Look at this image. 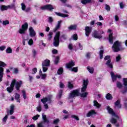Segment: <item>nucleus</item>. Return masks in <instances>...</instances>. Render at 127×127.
Wrapping results in <instances>:
<instances>
[{
  "instance_id": "nucleus-1",
  "label": "nucleus",
  "mask_w": 127,
  "mask_h": 127,
  "mask_svg": "<svg viewBox=\"0 0 127 127\" xmlns=\"http://www.w3.org/2000/svg\"><path fill=\"white\" fill-rule=\"evenodd\" d=\"M22 84V81H16L15 79H13L11 81V85L9 87H8L7 88V91L8 92V93H11L12 91H13V88H14V85L15 88L17 91L19 90V88H20V86Z\"/></svg>"
},
{
  "instance_id": "nucleus-2",
  "label": "nucleus",
  "mask_w": 127,
  "mask_h": 127,
  "mask_svg": "<svg viewBox=\"0 0 127 127\" xmlns=\"http://www.w3.org/2000/svg\"><path fill=\"white\" fill-rule=\"evenodd\" d=\"M112 49L114 52H119L121 50H124V48H122V43L119 41H117L114 43Z\"/></svg>"
},
{
  "instance_id": "nucleus-3",
  "label": "nucleus",
  "mask_w": 127,
  "mask_h": 127,
  "mask_svg": "<svg viewBox=\"0 0 127 127\" xmlns=\"http://www.w3.org/2000/svg\"><path fill=\"white\" fill-rule=\"evenodd\" d=\"M74 66H75V63L73 61H70L66 65V68H67L68 69H70V71H72V72H75L76 73L78 72V67H75L71 68L72 67Z\"/></svg>"
},
{
  "instance_id": "nucleus-4",
  "label": "nucleus",
  "mask_w": 127,
  "mask_h": 127,
  "mask_svg": "<svg viewBox=\"0 0 127 127\" xmlns=\"http://www.w3.org/2000/svg\"><path fill=\"white\" fill-rule=\"evenodd\" d=\"M43 72H46L48 70V67L50 66V61L46 59L42 64Z\"/></svg>"
},
{
  "instance_id": "nucleus-5",
  "label": "nucleus",
  "mask_w": 127,
  "mask_h": 127,
  "mask_svg": "<svg viewBox=\"0 0 127 127\" xmlns=\"http://www.w3.org/2000/svg\"><path fill=\"white\" fill-rule=\"evenodd\" d=\"M41 102H42L43 104H44L45 108L46 109V110H47V109H48V105H47L46 103H51V97H50V96H48V97L43 98V99H41Z\"/></svg>"
},
{
  "instance_id": "nucleus-6",
  "label": "nucleus",
  "mask_w": 127,
  "mask_h": 127,
  "mask_svg": "<svg viewBox=\"0 0 127 127\" xmlns=\"http://www.w3.org/2000/svg\"><path fill=\"white\" fill-rule=\"evenodd\" d=\"M5 66H6V64L0 61V82L2 81V78H3V68L2 67H5Z\"/></svg>"
},
{
  "instance_id": "nucleus-7",
  "label": "nucleus",
  "mask_w": 127,
  "mask_h": 127,
  "mask_svg": "<svg viewBox=\"0 0 127 127\" xmlns=\"http://www.w3.org/2000/svg\"><path fill=\"white\" fill-rule=\"evenodd\" d=\"M59 37H60V32H58L56 34V35L54 38L53 44L55 46V47L59 46Z\"/></svg>"
},
{
  "instance_id": "nucleus-8",
  "label": "nucleus",
  "mask_w": 127,
  "mask_h": 127,
  "mask_svg": "<svg viewBox=\"0 0 127 127\" xmlns=\"http://www.w3.org/2000/svg\"><path fill=\"white\" fill-rule=\"evenodd\" d=\"M27 28H28V24L26 22L22 25L21 28H20L18 30L19 33L20 34H24L25 31L27 30Z\"/></svg>"
},
{
  "instance_id": "nucleus-9",
  "label": "nucleus",
  "mask_w": 127,
  "mask_h": 127,
  "mask_svg": "<svg viewBox=\"0 0 127 127\" xmlns=\"http://www.w3.org/2000/svg\"><path fill=\"white\" fill-rule=\"evenodd\" d=\"M104 33L103 31H101L100 32H98L97 31H94L93 32L92 36L95 38H98V39H101L102 37V35L101 34H103Z\"/></svg>"
},
{
  "instance_id": "nucleus-10",
  "label": "nucleus",
  "mask_w": 127,
  "mask_h": 127,
  "mask_svg": "<svg viewBox=\"0 0 127 127\" xmlns=\"http://www.w3.org/2000/svg\"><path fill=\"white\" fill-rule=\"evenodd\" d=\"M78 96H79V90H74L70 92L68 99H73V98H75V97H77Z\"/></svg>"
},
{
  "instance_id": "nucleus-11",
  "label": "nucleus",
  "mask_w": 127,
  "mask_h": 127,
  "mask_svg": "<svg viewBox=\"0 0 127 127\" xmlns=\"http://www.w3.org/2000/svg\"><path fill=\"white\" fill-rule=\"evenodd\" d=\"M110 74L113 82H116V81H117V78H118V79H121V78H122L121 75L118 74L115 75V73H114L113 72H111Z\"/></svg>"
},
{
  "instance_id": "nucleus-12",
  "label": "nucleus",
  "mask_w": 127,
  "mask_h": 127,
  "mask_svg": "<svg viewBox=\"0 0 127 127\" xmlns=\"http://www.w3.org/2000/svg\"><path fill=\"white\" fill-rule=\"evenodd\" d=\"M116 119L112 118L111 120V123L113 124L115 126V127H120V124L119 122H118V120H119V117L118 116H116Z\"/></svg>"
},
{
  "instance_id": "nucleus-13",
  "label": "nucleus",
  "mask_w": 127,
  "mask_h": 127,
  "mask_svg": "<svg viewBox=\"0 0 127 127\" xmlns=\"http://www.w3.org/2000/svg\"><path fill=\"white\" fill-rule=\"evenodd\" d=\"M110 58L111 57H110V56H107L105 57L104 59L105 60H108L106 63V65H107V66L109 67V68H111V69H113V64L111 63V60H110Z\"/></svg>"
},
{
  "instance_id": "nucleus-14",
  "label": "nucleus",
  "mask_w": 127,
  "mask_h": 127,
  "mask_svg": "<svg viewBox=\"0 0 127 127\" xmlns=\"http://www.w3.org/2000/svg\"><path fill=\"white\" fill-rule=\"evenodd\" d=\"M89 83V80L88 79L83 80V86L81 88V93H83L87 90V87H88V83Z\"/></svg>"
},
{
  "instance_id": "nucleus-15",
  "label": "nucleus",
  "mask_w": 127,
  "mask_h": 127,
  "mask_svg": "<svg viewBox=\"0 0 127 127\" xmlns=\"http://www.w3.org/2000/svg\"><path fill=\"white\" fill-rule=\"evenodd\" d=\"M54 9V8L51 4H48L41 7V9H42L43 10H44V9H47L48 10H52V9Z\"/></svg>"
},
{
  "instance_id": "nucleus-16",
  "label": "nucleus",
  "mask_w": 127,
  "mask_h": 127,
  "mask_svg": "<svg viewBox=\"0 0 127 127\" xmlns=\"http://www.w3.org/2000/svg\"><path fill=\"white\" fill-rule=\"evenodd\" d=\"M29 34L31 37H34L36 35V33H35V31L33 29L32 27H30L29 29Z\"/></svg>"
},
{
  "instance_id": "nucleus-17",
  "label": "nucleus",
  "mask_w": 127,
  "mask_h": 127,
  "mask_svg": "<svg viewBox=\"0 0 127 127\" xmlns=\"http://www.w3.org/2000/svg\"><path fill=\"white\" fill-rule=\"evenodd\" d=\"M85 30L86 36H89L90 33L92 32V27L87 26L85 27Z\"/></svg>"
},
{
  "instance_id": "nucleus-18",
  "label": "nucleus",
  "mask_w": 127,
  "mask_h": 127,
  "mask_svg": "<svg viewBox=\"0 0 127 127\" xmlns=\"http://www.w3.org/2000/svg\"><path fill=\"white\" fill-rule=\"evenodd\" d=\"M95 115H97V112L95 110H91L86 114V116L87 118H89V117H93Z\"/></svg>"
},
{
  "instance_id": "nucleus-19",
  "label": "nucleus",
  "mask_w": 127,
  "mask_h": 127,
  "mask_svg": "<svg viewBox=\"0 0 127 127\" xmlns=\"http://www.w3.org/2000/svg\"><path fill=\"white\" fill-rule=\"evenodd\" d=\"M108 32H109V33H110L109 34V42L111 44H113V33H111L112 32V30H108Z\"/></svg>"
},
{
  "instance_id": "nucleus-20",
  "label": "nucleus",
  "mask_w": 127,
  "mask_h": 127,
  "mask_svg": "<svg viewBox=\"0 0 127 127\" xmlns=\"http://www.w3.org/2000/svg\"><path fill=\"white\" fill-rule=\"evenodd\" d=\"M21 8L22 10H25L26 12L29 11V10H30V8L29 7L26 8V6H25V4H24V3H22L21 4Z\"/></svg>"
},
{
  "instance_id": "nucleus-21",
  "label": "nucleus",
  "mask_w": 127,
  "mask_h": 127,
  "mask_svg": "<svg viewBox=\"0 0 127 127\" xmlns=\"http://www.w3.org/2000/svg\"><path fill=\"white\" fill-rule=\"evenodd\" d=\"M9 7V6H8V5L6 6L4 5H2L0 6V9L1 10V11H4V10H7Z\"/></svg>"
},
{
  "instance_id": "nucleus-22",
  "label": "nucleus",
  "mask_w": 127,
  "mask_h": 127,
  "mask_svg": "<svg viewBox=\"0 0 127 127\" xmlns=\"http://www.w3.org/2000/svg\"><path fill=\"white\" fill-rule=\"evenodd\" d=\"M123 84L124 85L125 87V93L127 91V78H123Z\"/></svg>"
},
{
  "instance_id": "nucleus-23",
  "label": "nucleus",
  "mask_w": 127,
  "mask_h": 127,
  "mask_svg": "<svg viewBox=\"0 0 127 127\" xmlns=\"http://www.w3.org/2000/svg\"><path fill=\"white\" fill-rule=\"evenodd\" d=\"M107 110H108V112L112 116L116 115V114H115V112H114V111H113V109L110 108L109 106L107 107Z\"/></svg>"
},
{
  "instance_id": "nucleus-24",
  "label": "nucleus",
  "mask_w": 127,
  "mask_h": 127,
  "mask_svg": "<svg viewBox=\"0 0 127 127\" xmlns=\"http://www.w3.org/2000/svg\"><path fill=\"white\" fill-rule=\"evenodd\" d=\"M43 120L44 122V123H46V124H48L49 123V121L48 120H47V118H46V115L44 114V113H43L42 114Z\"/></svg>"
},
{
  "instance_id": "nucleus-25",
  "label": "nucleus",
  "mask_w": 127,
  "mask_h": 127,
  "mask_svg": "<svg viewBox=\"0 0 127 127\" xmlns=\"http://www.w3.org/2000/svg\"><path fill=\"white\" fill-rule=\"evenodd\" d=\"M55 13L57 14V15H58V16H61L62 17H67L68 16V15L62 13L55 12Z\"/></svg>"
},
{
  "instance_id": "nucleus-26",
  "label": "nucleus",
  "mask_w": 127,
  "mask_h": 127,
  "mask_svg": "<svg viewBox=\"0 0 127 127\" xmlns=\"http://www.w3.org/2000/svg\"><path fill=\"white\" fill-rule=\"evenodd\" d=\"M93 103L94 107H96L97 109H99V108H101V104H100L99 102H98V101L94 100Z\"/></svg>"
},
{
  "instance_id": "nucleus-27",
  "label": "nucleus",
  "mask_w": 127,
  "mask_h": 127,
  "mask_svg": "<svg viewBox=\"0 0 127 127\" xmlns=\"http://www.w3.org/2000/svg\"><path fill=\"white\" fill-rule=\"evenodd\" d=\"M69 30H75L77 28V25H71L68 27Z\"/></svg>"
},
{
  "instance_id": "nucleus-28",
  "label": "nucleus",
  "mask_w": 127,
  "mask_h": 127,
  "mask_svg": "<svg viewBox=\"0 0 127 127\" xmlns=\"http://www.w3.org/2000/svg\"><path fill=\"white\" fill-rule=\"evenodd\" d=\"M61 22H62V21H59L58 22V24L54 30V31H56L59 28H60V27L61 26Z\"/></svg>"
},
{
  "instance_id": "nucleus-29",
  "label": "nucleus",
  "mask_w": 127,
  "mask_h": 127,
  "mask_svg": "<svg viewBox=\"0 0 127 127\" xmlns=\"http://www.w3.org/2000/svg\"><path fill=\"white\" fill-rule=\"evenodd\" d=\"M20 97V95L17 93L15 94V99L16 100V102L18 103H20V100H19V98Z\"/></svg>"
},
{
  "instance_id": "nucleus-30",
  "label": "nucleus",
  "mask_w": 127,
  "mask_h": 127,
  "mask_svg": "<svg viewBox=\"0 0 127 127\" xmlns=\"http://www.w3.org/2000/svg\"><path fill=\"white\" fill-rule=\"evenodd\" d=\"M10 108V110L9 111L10 115H12V114H13L14 113V105H11Z\"/></svg>"
},
{
  "instance_id": "nucleus-31",
  "label": "nucleus",
  "mask_w": 127,
  "mask_h": 127,
  "mask_svg": "<svg viewBox=\"0 0 127 127\" xmlns=\"http://www.w3.org/2000/svg\"><path fill=\"white\" fill-rule=\"evenodd\" d=\"M121 101L120 100H118L116 103H115V106L117 107V108H121L122 106L120 104Z\"/></svg>"
},
{
  "instance_id": "nucleus-32",
  "label": "nucleus",
  "mask_w": 127,
  "mask_h": 127,
  "mask_svg": "<svg viewBox=\"0 0 127 127\" xmlns=\"http://www.w3.org/2000/svg\"><path fill=\"white\" fill-rule=\"evenodd\" d=\"M87 96H88V92H82V93L80 94V96L82 98H86L87 97Z\"/></svg>"
},
{
  "instance_id": "nucleus-33",
  "label": "nucleus",
  "mask_w": 127,
  "mask_h": 127,
  "mask_svg": "<svg viewBox=\"0 0 127 127\" xmlns=\"http://www.w3.org/2000/svg\"><path fill=\"white\" fill-rule=\"evenodd\" d=\"M87 69L89 71V72L91 74H93V73H94V68L88 66L87 67Z\"/></svg>"
},
{
  "instance_id": "nucleus-34",
  "label": "nucleus",
  "mask_w": 127,
  "mask_h": 127,
  "mask_svg": "<svg viewBox=\"0 0 127 127\" xmlns=\"http://www.w3.org/2000/svg\"><path fill=\"white\" fill-rule=\"evenodd\" d=\"M89 2H91V0H82L81 3L83 4H86V3H89Z\"/></svg>"
},
{
  "instance_id": "nucleus-35",
  "label": "nucleus",
  "mask_w": 127,
  "mask_h": 127,
  "mask_svg": "<svg viewBox=\"0 0 127 127\" xmlns=\"http://www.w3.org/2000/svg\"><path fill=\"white\" fill-rule=\"evenodd\" d=\"M68 87L69 89H72L73 88V81L68 82Z\"/></svg>"
},
{
  "instance_id": "nucleus-36",
  "label": "nucleus",
  "mask_w": 127,
  "mask_h": 127,
  "mask_svg": "<svg viewBox=\"0 0 127 127\" xmlns=\"http://www.w3.org/2000/svg\"><path fill=\"white\" fill-rule=\"evenodd\" d=\"M40 76L41 78V79H43V80H45V79H46V77H47V74L44 73H42L41 74H40Z\"/></svg>"
},
{
  "instance_id": "nucleus-37",
  "label": "nucleus",
  "mask_w": 127,
  "mask_h": 127,
  "mask_svg": "<svg viewBox=\"0 0 127 127\" xmlns=\"http://www.w3.org/2000/svg\"><path fill=\"white\" fill-rule=\"evenodd\" d=\"M8 116L7 115H6L3 119H2V123L3 125H5V123L6 122V121L7 120Z\"/></svg>"
},
{
  "instance_id": "nucleus-38",
  "label": "nucleus",
  "mask_w": 127,
  "mask_h": 127,
  "mask_svg": "<svg viewBox=\"0 0 127 127\" xmlns=\"http://www.w3.org/2000/svg\"><path fill=\"white\" fill-rule=\"evenodd\" d=\"M106 99L107 100H112V99H113V96L112 95H111V94L108 93L106 95Z\"/></svg>"
},
{
  "instance_id": "nucleus-39",
  "label": "nucleus",
  "mask_w": 127,
  "mask_h": 127,
  "mask_svg": "<svg viewBox=\"0 0 127 127\" xmlns=\"http://www.w3.org/2000/svg\"><path fill=\"white\" fill-rule=\"evenodd\" d=\"M57 73H58V75H61V74H62V73H63V68L62 67L58 69Z\"/></svg>"
},
{
  "instance_id": "nucleus-40",
  "label": "nucleus",
  "mask_w": 127,
  "mask_h": 127,
  "mask_svg": "<svg viewBox=\"0 0 127 127\" xmlns=\"http://www.w3.org/2000/svg\"><path fill=\"white\" fill-rule=\"evenodd\" d=\"M6 53H12V50L11 49V48L8 47L6 50Z\"/></svg>"
},
{
  "instance_id": "nucleus-41",
  "label": "nucleus",
  "mask_w": 127,
  "mask_h": 127,
  "mask_svg": "<svg viewBox=\"0 0 127 127\" xmlns=\"http://www.w3.org/2000/svg\"><path fill=\"white\" fill-rule=\"evenodd\" d=\"M52 35H53V33L52 32H50L48 37V40H51V38H52Z\"/></svg>"
},
{
  "instance_id": "nucleus-42",
  "label": "nucleus",
  "mask_w": 127,
  "mask_h": 127,
  "mask_svg": "<svg viewBox=\"0 0 127 127\" xmlns=\"http://www.w3.org/2000/svg\"><path fill=\"white\" fill-rule=\"evenodd\" d=\"M99 54H100V59H103V55L104 54V51L103 50H101L99 52Z\"/></svg>"
},
{
  "instance_id": "nucleus-43",
  "label": "nucleus",
  "mask_w": 127,
  "mask_h": 127,
  "mask_svg": "<svg viewBox=\"0 0 127 127\" xmlns=\"http://www.w3.org/2000/svg\"><path fill=\"white\" fill-rule=\"evenodd\" d=\"M28 45H30V46H31V45H33V40H32V39H30L28 41Z\"/></svg>"
},
{
  "instance_id": "nucleus-44",
  "label": "nucleus",
  "mask_w": 127,
  "mask_h": 127,
  "mask_svg": "<svg viewBox=\"0 0 127 127\" xmlns=\"http://www.w3.org/2000/svg\"><path fill=\"white\" fill-rule=\"evenodd\" d=\"M39 117H40V115H37L32 117V120H33V121H36V120H38V118H39Z\"/></svg>"
},
{
  "instance_id": "nucleus-45",
  "label": "nucleus",
  "mask_w": 127,
  "mask_h": 127,
  "mask_svg": "<svg viewBox=\"0 0 127 127\" xmlns=\"http://www.w3.org/2000/svg\"><path fill=\"white\" fill-rule=\"evenodd\" d=\"M71 38H72L73 40H77L78 39V36L77 34H74L71 36Z\"/></svg>"
},
{
  "instance_id": "nucleus-46",
  "label": "nucleus",
  "mask_w": 127,
  "mask_h": 127,
  "mask_svg": "<svg viewBox=\"0 0 127 127\" xmlns=\"http://www.w3.org/2000/svg\"><path fill=\"white\" fill-rule=\"evenodd\" d=\"M117 86L118 88H119V89H121V88H122L123 87V85L120 82H117Z\"/></svg>"
},
{
  "instance_id": "nucleus-47",
  "label": "nucleus",
  "mask_w": 127,
  "mask_h": 127,
  "mask_svg": "<svg viewBox=\"0 0 127 127\" xmlns=\"http://www.w3.org/2000/svg\"><path fill=\"white\" fill-rule=\"evenodd\" d=\"M22 93L23 94V97L24 100H26V94H25V91L22 90Z\"/></svg>"
},
{
  "instance_id": "nucleus-48",
  "label": "nucleus",
  "mask_w": 127,
  "mask_h": 127,
  "mask_svg": "<svg viewBox=\"0 0 127 127\" xmlns=\"http://www.w3.org/2000/svg\"><path fill=\"white\" fill-rule=\"evenodd\" d=\"M60 121L59 119H55L53 122V124H54V125H57L58 123H59Z\"/></svg>"
},
{
  "instance_id": "nucleus-49",
  "label": "nucleus",
  "mask_w": 127,
  "mask_h": 127,
  "mask_svg": "<svg viewBox=\"0 0 127 127\" xmlns=\"http://www.w3.org/2000/svg\"><path fill=\"white\" fill-rule=\"evenodd\" d=\"M105 8L107 11H110V10H111V7H110L108 4H106Z\"/></svg>"
},
{
  "instance_id": "nucleus-50",
  "label": "nucleus",
  "mask_w": 127,
  "mask_h": 127,
  "mask_svg": "<svg viewBox=\"0 0 127 127\" xmlns=\"http://www.w3.org/2000/svg\"><path fill=\"white\" fill-rule=\"evenodd\" d=\"M2 24L3 25H6L7 24H9V22L8 21V20L3 21Z\"/></svg>"
},
{
  "instance_id": "nucleus-51",
  "label": "nucleus",
  "mask_w": 127,
  "mask_h": 127,
  "mask_svg": "<svg viewBox=\"0 0 127 127\" xmlns=\"http://www.w3.org/2000/svg\"><path fill=\"white\" fill-rule=\"evenodd\" d=\"M58 62H59V57H57L55 60V64H58Z\"/></svg>"
},
{
  "instance_id": "nucleus-52",
  "label": "nucleus",
  "mask_w": 127,
  "mask_h": 127,
  "mask_svg": "<svg viewBox=\"0 0 127 127\" xmlns=\"http://www.w3.org/2000/svg\"><path fill=\"white\" fill-rule=\"evenodd\" d=\"M71 118H73V119H74L75 120H76V121H79V117H78V116H75V115H72L71 116Z\"/></svg>"
},
{
  "instance_id": "nucleus-53",
  "label": "nucleus",
  "mask_w": 127,
  "mask_h": 127,
  "mask_svg": "<svg viewBox=\"0 0 127 127\" xmlns=\"http://www.w3.org/2000/svg\"><path fill=\"white\" fill-rule=\"evenodd\" d=\"M62 93H63L62 90H60L59 95H58V97H59V99H60V98H61V97L62 96Z\"/></svg>"
},
{
  "instance_id": "nucleus-54",
  "label": "nucleus",
  "mask_w": 127,
  "mask_h": 127,
  "mask_svg": "<svg viewBox=\"0 0 127 127\" xmlns=\"http://www.w3.org/2000/svg\"><path fill=\"white\" fill-rule=\"evenodd\" d=\"M6 48V47L4 46H1L0 47V51H3Z\"/></svg>"
},
{
  "instance_id": "nucleus-55",
  "label": "nucleus",
  "mask_w": 127,
  "mask_h": 127,
  "mask_svg": "<svg viewBox=\"0 0 127 127\" xmlns=\"http://www.w3.org/2000/svg\"><path fill=\"white\" fill-rule=\"evenodd\" d=\"M121 60V55H119L117 57H116V61L117 62H119Z\"/></svg>"
},
{
  "instance_id": "nucleus-56",
  "label": "nucleus",
  "mask_w": 127,
  "mask_h": 127,
  "mask_svg": "<svg viewBox=\"0 0 127 127\" xmlns=\"http://www.w3.org/2000/svg\"><path fill=\"white\" fill-rule=\"evenodd\" d=\"M77 46H79V49H80V50H83V47L82 46H81V44L80 43H77Z\"/></svg>"
},
{
  "instance_id": "nucleus-57",
  "label": "nucleus",
  "mask_w": 127,
  "mask_h": 127,
  "mask_svg": "<svg viewBox=\"0 0 127 127\" xmlns=\"http://www.w3.org/2000/svg\"><path fill=\"white\" fill-rule=\"evenodd\" d=\"M36 72H37V68H33L32 74H35V73H36Z\"/></svg>"
},
{
  "instance_id": "nucleus-58",
  "label": "nucleus",
  "mask_w": 127,
  "mask_h": 127,
  "mask_svg": "<svg viewBox=\"0 0 127 127\" xmlns=\"http://www.w3.org/2000/svg\"><path fill=\"white\" fill-rule=\"evenodd\" d=\"M49 22L50 23H52L53 22V18L51 17H49Z\"/></svg>"
},
{
  "instance_id": "nucleus-59",
  "label": "nucleus",
  "mask_w": 127,
  "mask_h": 127,
  "mask_svg": "<svg viewBox=\"0 0 127 127\" xmlns=\"http://www.w3.org/2000/svg\"><path fill=\"white\" fill-rule=\"evenodd\" d=\"M32 54H33V56L34 57H35V56H36V51H35V50H32Z\"/></svg>"
},
{
  "instance_id": "nucleus-60",
  "label": "nucleus",
  "mask_w": 127,
  "mask_h": 127,
  "mask_svg": "<svg viewBox=\"0 0 127 127\" xmlns=\"http://www.w3.org/2000/svg\"><path fill=\"white\" fill-rule=\"evenodd\" d=\"M68 47L70 50H72L73 49V45H72V44H69Z\"/></svg>"
},
{
  "instance_id": "nucleus-61",
  "label": "nucleus",
  "mask_w": 127,
  "mask_h": 127,
  "mask_svg": "<svg viewBox=\"0 0 127 127\" xmlns=\"http://www.w3.org/2000/svg\"><path fill=\"white\" fill-rule=\"evenodd\" d=\"M37 111H39V113L41 111V106L39 105L37 108Z\"/></svg>"
},
{
  "instance_id": "nucleus-62",
  "label": "nucleus",
  "mask_w": 127,
  "mask_h": 127,
  "mask_svg": "<svg viewBox=\"0 0 127 127\" xmlns=\"http://www.w3.org/2000/svg\"><path fill=\"white\" fill-rule=\"evenodd\" d=\"M60 88H64V84H63L62 82H60Z\"/></svg>"
},
{
  "instance_id": "nucleus-63",
  "label": "nucleus",
  "mask_w": 127,
  "mask_h": 127,
  "mask_svg": "<svg viewBox=\"0 0 127 127\" xmlns=\"http://www.w3.org/2000/svg\"><path fill=\"white\" fill-rule=\"evenodd\" d=\"M57 52H58L57 50L54 49V50H53V51H52V53L53 54H57Z\"/></svg>"
},
{
  "instance_id": "nucleus-64",
  "label": "nucleus",
  "mask_w": 127,
  "mask_h": 127,
  "mask_svg": "<svg viewBox=\"0 0 127 127\" xmlns=\"http://www.w3.org/2000/svg\"><path fill=\"white\" fill-rule=\"evenodd\" d=\"M38 127H43V125H42V123L38 124Z\"/></svg>"
}]
</instances>
